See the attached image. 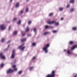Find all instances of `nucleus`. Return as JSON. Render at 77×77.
Listing matches in <instances>:
<instances>
[{
    "instance_id": "nucleus-2",
    "label": "nucleus",
    "mask_w": 77,
    "mask_h": 77,
    "mask_svg": "<svg viewBox=\"0 0 77 77\" xmlns=\"http://www.w3.org/2000/svg\"><path fill=\"white\" fill-rule=\"evenodd\" d=\"M50 47V45L48 44L46 45V46L44 47L43 48V50L45 51V53H48V50H47V48Z\"/></svg>"
},
{
    "instance_id": "nucleus-52",
    "label": "nucleus",
    "mask_w": 77,
    "mask_h": 77,
    "mask_svg": "<svg viewBox=\"0 0 77 77\" xmlns=\"http://www.w3.org/2000/svg\"><path fill=\"white\" fill-rule=\"evenodd\" d=\"M23 27H24V26H23Z\"/></svg>"
},
{
    "instance_id": "nucleus-29",
    "label": "nucleus",
    "mask_w": 77,
    "mask_h": 77,
    "mask_svg": "<svg viewBox=\"0 0 77 77\" xmlns=\"http://www.w3.org/2000/svg\"><path fill=\"white\" fill-rule=\"evenodd\" d=\"M23 10H21V11H20V13L21 14H23Z\"/></svg>"
},
{
    "instance_id": "nucleus-33",
    "label": "nucleus",
    "mask_w": 77,
    "mask_h": 77,
    "mask_svg": "<svg viewBox=\"0 0 77 77\" xmlns=\"http://www.w3.org/2000/svg\"><path fill=\"white\" fill-rule=\"evenodd\" d=\"M28 10H29V8H26V12H28Z\"/></svg>"
},
{
    "instance_id": "nucleus-42",
    "label": "nucleus",
    "mask_w": 77,
    "mask_h": 77,
    "mask_svg": "<svg viewBox=\"0 0 77 77\" xmlns=\"http://www.w3.org/2000/svg\"><path fill=\"white\" fill-rule=\"evenodd\" d=\"M25 35H26V33H24L22 35L23 36H25Z\"/></svg>"
},
{
    "instance_id": "nucleus-21",
    "label": "nucleus",
    "mask_w": 77,
    "mask_h": 77,
    "mask_svg": "<svg viewBox=\"0 0 77 77\" xmlns=\"http://www.w3.org/2000/svg\"><path fill=\"white\" fill-rule=\"evenodd\" d=\"M50 26H48L47 25L45 26V29H49Z\"/></svg>"
},
{
    "instance_id": "nucleus-18",
    "label": "nucleus",
    "mask_w": 77,
    "mask_h": 77,
    "mask_svg": "<svg viewBox=\"0 0 77 77\" xmlns=\"http://www.w3.org/2000/svg\"><path fill=\"white\" fill-rule=\"evenodd\" d=\"M70 2L71 3H74V0H71L70 1Z\"/></svg>"
},
{
    "instance_id": "nucleus-14",
    "label": "nucleus",
    "mask_w": 77,
    "mask_h": 77,
    "mask_svg": "<svg viewBox=\"0 0 77 77\" xmlns=\"http://www.w3.org/2000/svg\"><path fill=\"white\" fill-rule=\"evenodd\" d=\"M73 30H77V28L76 27H73L72 28Z\"/></svg>"
},
{
    "instance_id": "nucleus-48",
    "label": "nucleus",
    "mask_w": 77,
    "mask_h": 77,
    "mask_svg": "<svg viewBox=\"0 0 77 77\" xmlns=\"http://www.w3.org/2000/svg\"><path fill=\"white\" fill-rule=\"evenodd\" d=\"M29 0H26V2H29Z\"/></svg>"
},
{
    "instance_id": "nucleus-37",
    "label": "nucleus",
    "mask_w": 77,
    "mask_h": 77,
    "mask_svg": "<svg viewBox=\"0 0 77 77\" xmlns=\"http://www.w3.org/2000/svg\"><path fill=\"white\" fill-rule=\"evenodd\" d=\"M14 69V70H13L14 71H17V68H15Z\"/></svg>"
},
{
    "instance_id": "nucleus-22",
    "label": "nucleus",
    "mask_w": 77,
    "mask_h": 77,
    "mask_svg": "<svg viewBox=\"0 0 77 77\" xmlns=\"http://www.w3.org/2000/svg\"><path fill=\"white\" fill-rule=\"evenodd\" d=\"M32 46H33V47H35L36 45V43H33L32 44Z\"/></svg>"
},
{
    "instance_id": "nucleus-13",
    "label": "nucleus",
    "mask_w": 77,
    "mask_h": 77,
    "mask_svg": "<svg viewBox=\"0 0 77 77\" xmlns=\"http://www.w3.org/2000/svg\"><path fill=\"white\" fill-rule=\"evenodd\" d=\"M22 73H23V71L21 70V71H19L18 72V74L20 75V74H22Z\"/></svg>"
},
{
    "instance_id": "nucleus-9",
    "label": "nucleus",
    "mask_w": 77,
    "mask_h": 77,
    "mask_svg": "<svg viewBox=\"0 0 77 77\" xmlns=\"http://www.w3.org/2000/svg\"><path fill=\"white\" fill-rule=\"evenodd\" d=\"M26 32H29V27L27 26L26 29H25Z\"/></svg>"
},
{
    "instance_id": "nucleus-50",
    "label": "nucleus",
    "mask_w": 77,
    "mask_h": 77,
    "mask_svg": "<svg viewBox=\"0 0 77 77\" xmlns=\"http://www.w3.org/2000/svg\"><path fill=\"white\" fill-rule=\"evenodd\" d=\"M9 46H10V45H9L8 46V47H9Z\"/></svg>"
},
{
    "instance_id": "nucleus-44",
    "label": "nucleus",
    "mask_w": 77,
    "mask_h": 77,
    "mask_svg": "<svg viewBox=\"0 0 77 77\" xmlns=\"http://www.w3.org/2000/svg\"><path fill=\"white\" fill-rule=\"evenodd\" d=\"M53 14V13H51L49 14V16H51Z\"/></svg>"
},
{
    "instance_id": "nucleus-38",
    "label": "nucleus",
    "mask_w": 77,
    "mask_h": 77,
    "mask_svg": "<svg viewBox=\"0 0 77 77\" xmlns=\"http://www.w3.org/2000/svg\"><path fill=\"white\" fill-rule=\"evenodd\" d=\"M11 42V40H9L7 42V44H9Z\"/></svg>"
},
{
    "instance_id": "nucleus-8",
    "label": "nucleus",
    "mask_w": 77,
    "mask_h": 77,
    "mask_svg": "<svg viewBox=\"0 0 77 77\" xmlns=\"http://www.w3.org/2000/svg\"><path fill=\"white\" fill-rule=\"evenodd\" d=\"M32 29L33 30L34 33H35V34L36 35V33H37L36 29L35 28H34Z\"/></svg>"
},
{
    "instance_id": "nucleus-40",
    "label": "nucleus",
    "mask_w": 77,
    "mask_h": 77,
    "mask_svg": "<svg viewBox=\"0 0 77 77\" xmlns=\"http://www.w3.org/2000/svg\"><path fill=\"white\" fill-rule=\"evenodd\" d=\"M31 23V21H29L28 22V24H30Z\"/></svg>"
},
{
    "instance_id": "nucleus-34",
    "label": "nucleus",
    "mask_w": 77,
    "mask_h": 77,
    "mask_svg": "<svg viewBox=\"0 0 77 77\" xmlns=\"http://www.w3.org/2000/svg\"><path fill=\"white\" fill-rule=\"evenodd\" d=\"M31 36V34H28L27 36L28 37L30 36Z\"/></svg>"
},
{
    "instance_id": "nucleus-39",
    "label": "nucleus",
    "mask_w": 77,
    "mask_h": 77,
    "mask_svg": "<svg viewBox=\"0 0 77 77\" xmlns=\"http://www.w3.org/2000/svg\"><path fill=\"white\" fill-rule=\"evenodd\" d=\"M17 18H14V21H16V20H17Z\"/></svg>"
},
{
    "instance_id": "nucleus-5",
    "label": "nucleus",
    "mask_w": 77,
    "mask_h": 77,
    "mask_svg": "<svg viewBox=\"0 0 77 77\" xmlns=\"http://www.w3.org/2000/svg\"><path fill=\"white\" fill-rule=\"evenodd\" d=\"M24 45V44H23L22 45H20V46L19 47V49H21V50L22 51V50H24V49L26 48V47H23V45Z\"/></svg>"
},
{
    "instance_id": "nucleus-16",
    "label": "nucleus",
    "mask_w": 77,
    "mask_h": 77,
    "mask_svg": "<svg viewBox=\"0 0 77 77\" xmlns=\"http://www.w3.org/2000/svg\"><path fill=\"white\" fill-rule=\"evenodd\" d=\"M18 6H19V3H18V2H17L16 4V7L17 8V7H18Z\"/></svg>"
},
{
    "instance_id": "nucleus-23",
    "label": "nucleus",
    "mask_w": 77,
    "mask_h": 77,
    "mask_svg": "<svg viewBox=\"0 0 77 77\" xmlns=\"http://www.w3.org/2000/svg\"><path fill=\"white\" fill-rule=\"evenodd\" d=\"M33 69V67H30L29 68V70L30 71H31V70H32V69Z\"/></svg>"
},
{
    "instance_id": "nucleus-46",
    "label": "nucleus",
    "mask_w": 77,
    "mask_h": 77,
    "mask_svg": "<svg viewBox=\"0 0 77 77\" xmlns=\"http://www.w3.org/2000/svg\"><path fill=\"white\" fill-rule=\"evenodd\" d=\"M69 5H68L67 6V8H69Z\"/></svg>"
},
{
    "instance_id": "nucleus-49",
    "label": "nucleus",
    "mask_w": 77,
    "mask_h": 77,
    "mask_svg": "<svg viewBox=\"0 0 77 77\" xmlns=\"http://www.w3.org/2000/svg\"><path fill=\"white\" fill-rule=\"evenodd\" d=\"M10 0L11 2H12V0Z\"/></svg>"
},
{
    "instance_id": "nucleus-15",
    "label": "nucleus",
    "mask_w": 77,
    "mask_h": 77,
    "mask_svg": "<svg viewBox=\"0 0 77 77\" xmlns=\"http://www.w3.org/2000/svg\"><path fill=\"white\" fill-rule=\"evenodd\" d=\"M5 38H2L1 40V41L2 42H5Z\"/></svg>"
},
{
    "instance_id": "nucleus-27",
    "label": "nucleus",
    "mask_w": 77,
    "mask_h": 77,
    "mask_svg": "<svg viewBox=\"0 0 77 77\" xmlns=\"http://www.w3.org/2000/svg\"><path fill=\"white\" fill-rule=\"evenodd\" d=\"M70 12H73L74 11V8H72L70 10Z\"/></svg>"
},
{
    "instance_id": "nucleus-31",
    "label": "nucleus",
    "mask_w": 77,
    "mask_h": 77,
    "mask_svg": "<svg viewBox=\"0 0 77 77\" xmlns=\"http://www.w3.org/2000/svg\"><path fill=\"white\" fill-rule=\"evenodd\" d=\"M16 67V65H13L12 66V67L13 68H15Z\"/></svg>"
},
{
    "instance_id": "nucleus-3",
    "label": "nucleus",
    "mask_w": 77,
    "mask_h": 77,
    "mask_svg": "<svg viewBox=\"0 0 77 77\" xmlns=\"http://www.w3.org/2000/svg\"><path fill=\"white\" fill-rule=\"evenodd\" d=\"M55 77V71H53L52 72L51 74L48 75L46 76V77Z\"/></svg>"
},
{
    "instance_id": "nucleus-47",
    "label": "nucleus",
    "mask_w": 77,
    "mask_h": 77,
    "mask_svg": "<svg viewBox=\"0 0 77 77\" xmlns=\"http://www.w3.org/2000/svg\"><path fill=\"white\" fill-rule=\"evenodd\" d=\"M61 20H63V18H61Z\"/></svg>"
},
{
    "instance_id": "nucleus-51",
    "label": "nucleus",
    "mask_w": 77,
    "mask_h": 77,
    "mask_svg": "<svg viewBox=\"0 0 77 77\" xmlns=\"http://www.w3.org/2000/svg\"><path fill=\"white\" fill-rule=\"evenodd\" d=\"M66 51V50H64V51Z\"/></svg>"
},
{
    "instance_id": "nucleus-6",
    "label": "nucleus",
    "mask_w": 77,
    "mask_h": 77,
    "mask_svg": "<svg viewBox=\"0 0 77 77\" xmlns=\"http://www.w3.org/2000/svg\"><path fill=\"white\" fill-rule=\"evenodd\" d=\"M0 29L1 30H5V25H4L3 24L1 25L0 26Z\"/></svg>"
},
{
    "instance_id": "nucleus-36",
    "label": "nucleus",
    "mask_w": 77,
    "mask_h": 77,
    "mask_svg": "<svg viewBox=\"0 0 77 77\" xmlns=\"http://www.w3.org/2000/svg\"><path fill=\"white\" fill-rule=\"evenodd\" d=\"M53 26H49V29H52L53 28Z\"/></svg>"
},
{
    "instance_id": "nucleus-32",
    "label": "nucleus",
    "mask_w": 77,
    "mask_h": 77,
    "mask_svg": "<svg viewBox=\"0 0 77 77\" xmlns=\"http://www.w3.org/2000/svg\"><path fill=\"white\" fill-rule=\"evenodd\" d=\"M8 48H7L4 50V51H8Z\"/></svg>"
},
{
    "instance_id": "nucleus-12",
    "label": "nucleus",
    "mask_w": 77,
    "mask_h": 77,
    "mask_svg": "<svg viewBox=\"0 0 77 77\" xmlns=\"http://www.w3.org/2000/svg\"><path fill=\"white\" fill-rule=\"evenodd\" d=\"M72 54V53L70 52V50H68L67 54Z\"/></svg>"
},
{
    "instance_id": "nucleus-24",
    "label": "nucleus",
    "mask_w": 77,
    "mask_h": 77,
    "mask_svg": "<svg viewBox=\"0 0 77 77\" xmlns=\"http://www.w3.org/2000/svg\"><path fill=\"white\" fill-rule=\"evenodd\" d=\"M73 43H74V42L72 41H70L69 42V44L71 45Z\"/></svg>"
},
{
    "instance_id": "nucleus-30",
    "label": "nucleus",
    "mask_w": 77,
    "mask_h": 77,
    "mask_svg": "<svg viewBox=\"0 0 77 77\" xmlns=\"http://www.w3.org/2000/svg\"><path fill=\"white\" fill-rule=\"evenodd\" d=\"M63 8H60V11H63Z\"/></svg>"
},
{
    "instance_id": "nucleus-43",
    "label": "nucleus",
    "mask_w": 77,
    "mask_h": 77,
    "mask_svg": "<svg viewBox=\"0 0 77 77\" xmlns=\"http://www.w3.org/2000/svg\"><path fill=\"white\" fill-rule=\"evenodd\" d=\"M36 57H34L32 59V60H34V59H35V58Z\"/></svg>"
},
{
    "instance_id": "nucleus-35",
    "label": "nucleus",
    "mask_w": 77,
    "mask_h": 77,
    "mask_svg": "<svg viewBox=\"0 0 77 77\" xmlns=\"http://www.w3.org/2000/svg\"><path fill=\"white\" fill-rule=\"evenodd\" d=\"M3 66H4V64L3 63L1 65V67H3Z\"/></svg>"
},
{
    "instance_id": "nucleus-45",
    "label": "nucleus",
    "mask_w": 77,
    "mask_h": 77,
    "mask_svg": "<svg viewBox=\"0 0 77 77\" xmlns=\"http://www.w3.org/2000/svg\"><path fill=\"white\" fill-rule=\"evenodd\" d=\"M77 74H76L74 76V77H77Z\"/></svg>"
},
{
    "instance_id": "nucleus-53",
    "label": "nucleus",
    "mask_w": 77,
    "mask_h": 77,
    "mask_svg": "<svg viewBox=\"0 0 77 77\" xmlns=\"http://www.w3.org/2000/svg\"><path fill=\"white\" fill-rule=\"evenodd\" d=\"M73 75H74V73L73 74Z\"/></svg>"
},
{
    "instance_id": "nucleus-20",
    "label": "nucleus",
    "mask_w": 77,
    "mask_h": 77,
    "mask_svg": "<svg viewBox=\"0 0 77 77\" xmlns=\"http://www.w3.org/2000/svg\"><path fill=\"white\" fill-rule=\"evenodd\" d=\"M3 56V53L1 52L0 53V57H2Z\"/></svg>"
},
{
    "instance_id": "nucleus-28",
    "label": "nucleus",
    "mask_w": 77,
    "mask_h": 77,
    "mask_svg": "<svg viewBox=\"0 0 77 77\" xmlns=\"http://www.w3.org/2000/svg\"><path fill=\"white\" fill-rule=\"evenodd\" d=\"M53 32L54 33H56L57 32V30H54L53 31Z\"/></svg>"
},
{
    "instance_id": "nucleus-4",
    "label": "nucleus",
    "mask_w": 77,
    "mask_h": 77,
    "mask_svg": "<svg viewBox=\"0 0 77 77\" xmlns=\"http://www.w3.org/2000/svg\"><path fill=\"white\" fill-rule=\"evenodd\" d=\"M15 50L14 49L12 51V55L11 56V59H14V57H15Z\"/></svg>"
},
{
    "instance_id": "nucleus-7",
    "label": "nucleus",
    "mask_w": 77,
    "mask_h": 77,
    "mask_svg": "<svg viewBox=\"0 0 77 77\" xmlns=\"http://www.w3.org/2000/svg\"><path fill=\"white\" fill-rule=\"evenodd\" d=\"M14 71L13 70H12L11 69H9L7 71V74H9V73H11V72H13Z\"/></svg>"
},
{
    "instance_id": "nucleus-10",
    "label": "nucleus",
    "mask_w": 77,
    "mask_h": 77,
    "mask_svg": "<svg viewBox=\"0 0 77 77\" xmlns=\"http://www.w3.org/2000/svg\"><path fill=\"white\" fill-rule=\"evenodd\" d=\"M77 48V45H75L72 47V48L71 49V50H73L74 49H75V48Z\"/></svg>"
},
{
    "instance_id": "nucleus-19",
    "label": "nucleus",
    "mask_w": 77,
    "mask_h": 77,
    "mask_svg": "<svg viewBox=\"0 0 77 77\" xmlns=\"http://www.w3.org/2000/svg\"><path fill=\"white\" fill-rule=\"evenodd\" d=\"M49 33V32H45L44 33V35H47V34H48V33Z\"/></svg>"
},
{
    "instance_id": "nucleus-41",
    "label": "nucleus",
    "mask_w": 77,
    "mask_h": 77,
    "mask_svg": "<svg viewBox=\"0 0 77 77\" xmlns=\"http://www.w3.org/2000/svg\"><path fill=\"white\" fill-rule=\"evenodd\" d=\"M11 26H9V28H8V30H11Z\"/></svg>"
},
{
    "instance_id": "nucleus-26",
    "label": "nucleus",
    "mask_w": 77,
    "mask_h": 77,
    "mask_svg": "<svg viewBox=\"0 0 77 77\" xmlns=\"http://www.w3.org/2000/svg\"><path fill=\"white\" fill-rule=\"evenodd\" d=\"M21 20H19L18 22L17 23V24H21Z\"/></svg>"
},
{
    "instance_id": "nucleus-11",
    "label": "nucleus",
    "mask_w": 77,
    "mask_h": 77,
    "mask_svg": "<svg viewBox=\"0 0 77 77\" xmlns=\"http://www.w3.org/2000/svg\"><path fill=\"white\" fill-rule=\"evenodd\" d=\"M26 41V38H22L21 39V42H25Z\"/></svg>"
},
{
    "instance_id": "nucleus-1",
    "label": "nucleus",
    "mask_w": 77,
    "mask_h": 77,
    "mask_svg": "<svg viewBox=\"0 0 77 77\" xmlns=\"http://www.w3.org/2000/svg\"><path fill=\"white\" fill-rule=\"evenodd\" d=\"M50 19H49L48 20V24H55L56 26H58L59 24V22H56L55 21H52V22L49 21H50Z\"/></svg>"
},
{
    "instance_id": "nucleus-25",
    "label": "nucleus",
    "mask_w": 77,
    "mask_h": 77,
    "mask_svg": "<svg viewBox=\"0 0 77 77\" xmlns=\"http://www.w3.org/2000/svg\"><path fill=\"white\" fill-rule=\"evenodd\" d=\"M1 58L2 59H5V57L4 56H2V57H1Z\"/></svg>"
},
{
    "instance_id": "nucleus-17",
    "label": "nucleus",
    "mask_w": 77,
    "mask_h": 77,
    "mask_svg": "<svg viewBox=\"0 0 77 77\" xmlns=\"http://www.w3.org/2000/svg\"><path fill=\"white\" fill-rule=\"evenodd\" d=\"M17 32H18V31H15L14 32V34L15 35H17Z\"/></svg>"
}]
</instances>
